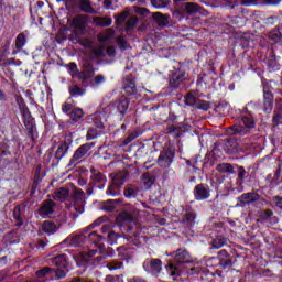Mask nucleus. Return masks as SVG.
Segmentation results:
<instances>
[{"label":"nucleus","mask_w":282,"mask_h":282,"mask_svg":"<svg viewBox=\"0 0 282 282\" xmlns=\"http://www.w3.org/2000/svg\"><path fill=\"white\" fill-rule=\"evenodd\" d=\"M117 43H118L120 50H128V47H129V43L127 42V40H124V37H119L117 40Z\"/></svg>","instance_id":"58836bf2"},{"label":"nucleus","mask_w":282,"mask_h":282,"mask_svg":"<svg viewBox=\"0 0 282 282\" xmlns=\"http://www.w3.org/2000/svg\"><path fill=\"white\" fill-rule=\"evenodd\" d=\"M107 56H116V48L113 46H108L106 50Z\"/></svg>","instance_id":"a18cd8bd"},{"label":"nucleus","mask_w":282,"mask_h":282,"mask_svg":"<svg viewBox=\"0 0 282 282\" xmlns=\"http://www.w3.org/2000/svg\"><path fill=\"white\" fill-rule=\"evenodd\" d=\"M183 10L186 14H195L199 12V6L195 2H186L183 4Z\"/></svg>","instance_id":"f3484780"},{"label":"nucleus","mask_w":282,"mask_h":282,"mask_svg":"<svg viewBox=\"0 0 282 282\" xmlns=\"http://www.w3.org/2000/svg\"><path fill=\"white\" fill-rule=\"evenodd\" d=\"M93 147L94 144L91 143L80 145L74 153L73 160H80L82 158H85V155H87V152H89Z\"/></svg>","instance_id":"4468645a"},{"label":"nucleus","mask_w":282,"mask_h":282,"mask_svg":"<svg viewBox=\"0 0 282 282\" xmlns=\"http://www.w3.org/2000/svg\"><path fill=\"white\" fill-rule=\"evenodd\" d=\"M70 217H78L85 213V193L82 189H74L73 202L69 206Z\"/></svg>","instance_id":"f257e3e1"},{"label":"nucleus","mask_w":282,"mask_h":282,"mask_svg":"<svg viewBox=\"0 0 282 282\" xmlns=\"http://www.w3.org/2000/svg\"><path fill=\"white\" fill-rule=\"evenodd\" d=\"M104 6L107 10H116V7H113V0H104Z\"/></svg>","instance_id":"ea45409f"},{"label":"nucleus","mask_w":282,"mask_h":282,"mask_svg":"<svg viewBox=\"0 0 282 282\" xmlns=\"http://www.w3.org/2000/svg\"><path fill=\"white\" fill-rule=\"evenodd\" d=\"M158 164L160 166H171V159H169L166 155L161 154L158 159Z\"/></svg>","instance_id":"473e14b6"},{"label":"nucleus","mask_w":282,"mask_h":282,"mask_svg":"<svg viewBox=\"0 0 282 282\" xmlns=\"http://www.w3.org/2000/svg\"><path fill=\"white\" fill-rule=\"evenodd\" d=\"M134 12H135V14L144 15V14H148V13H149V10H147L145 8H138V7H134Z\"/></svg>","instance_id":"79ce46f5"},{"label":"nucleus","mask_w":282,"mask_h":282,"mask_svg":"<svg viewBox=\"0 0 282 282\" xmlns=\"http://www.w3.org/2000/svg\"><path fill=\"white\" fill-rule=\"evenodd\" d=\"M137 23H138V18H135V17L130 18L126 25L127 32H129V30H133V28H135Z\"/></svg>","instance_id":"c9c22d12"},{"label":"nucleus","mask_w":282,"mask_h":282,"mask_svg":"<svg viewBox=\"0 0 282 282\" xmlns=\"http://www.w3.org/2000/svg\"><path fill=\"white\" fill-rule=\"evenodd\" d=\"M130 282H144V281H143V280H140V279H138V278H134V279L130 280Z\"/></svg>","instance_id":"052dcab7"},{"label":"nucleus","mask_w":282,"mask_h":282,"mask_svg":"<svg viewBox=\"0 0 282 282\" xmlns=\"http://www.w3.org/2000/svg\"><path fill=\"white\" fill-rule=\"evenodd\" d=\"M194 197L198 202H204V199H208V197H210V189L204 186V184L196 185L194 189Z\"/></svg>","instance_id":"6e6552de"},{"label":"nucleus","mask_w":282,"mask_h":282,"mask_svg":"<svg viewBox=\"0 0 282 282\" xmlns=\"http://www.w3.org/2000/svg\"><path fill=\"white\" fill-rule=\"evenodd\" d=\"M238 177L243 180L246 177V170L243 167H239L238 170Z\"/></svg>","instance_id":"3c124183"},{"label":"nucleus","mask_w":282,"mask_h":282,"mask_svg":"<svg viewBox=\"0 0 282 282\" xmlns=\"http://www.w3.org/2000/svg\"><path fill=\"white\" fill-rule=\"evenodd\" d=\"M25 215V205H18L13 209V217L15 219V226H23V217Z\"/></svg>","instance_id":"ddd939ff"},{"label":"nucleus","mask_w":282,"mask_h":282,"mask_svg":"<svg viewBox=\"0 0 282 282\" xmlns=\"http://www.w3.org/2000/svg\"><path fill=\"white\" fill-rule=\"evenodd\" d=\"M108 195H111V197H116L118 194L113 192V187H109Z\"/></svg>","instance_id":"13d9d810"},{"label":"nucleus","mask_w":282,"mask_h":282,"mask_svg":"<svg viewBox=\"0 0 282 282\" xmlns=\"http://www.w3.org/2000/svg\"><path fill=\"white\" fill-rule=\"evenodd\" d=\"M143 268L145 272H160L162 270V261L160 259L145 261Z\"/></svg>","instance_id":"9b49d317"},{"label":"nucleus","mask_w":282,"mask_h":282,"mask_svg":"<svg viewBox=\"0 0 282 282\" xmlns=\"http://www.w3.org/2000/svg\"><path fill=\"white\" fill-rule=\"evenodd\" d=\"M225 1L230 2V0H225Z\"/></svg>","instance_id":"0e129e2a"},{"label":"nucleus","mask_w":282,"mask_h":282,"mask_svg":"<svg viewBox=\"0 0 282 282\" xmlns=\"http://www.w3.org/2000/svg\"><path fill=\"white\" fill-rule=\"evenodd\" d=\"M117 109L119 113L123 116V113H127V109H129V101L127 99L121 100L117 106Z\"/></svg>","instance_id":"cd10ccee"},{"label":"nucleus","mask_w":282,"mask_h":282,"mask_svg":"<svg viewBox=\"0 0 282 282\" xmlns=\"http://www.w3.org/2000/svg\"><path fill=\"white\" fill-rule=\"evenodd\" d=\"M107 268H108V270H120L123 268V264H122V262L113 261V262L108 263Z\"/></svg>","instance_id":"4c0bfd02"},{"label":"nucleus","mask_w":282,"mask_h":282,"mask_svg":"<svg viewBox=\"0 0 282 282\" xmlns=\"http://www.w3.org/2000/svg\"><path fill=\"white\" fill-rule=\"evenodd\" d=\"M61 1H65V0H57L58 3H61Z\"/></svg>","instance_id":"e2e57ef3"},{"label":"nucleus","mask_w":282,"mask_h":282,"mask_svg":"<svg viewBox=\"0 0 282 282\" xmlns=\"http://www.w3.org/2000/svg\"><path fill=\"white\" fill-rule=\"evenodd\" d=\"M216 169L219 173H227V175H232L235 173V170L230 163L219 164Z\"/></svg>","instance_id":"aec40b11"},{"label":"nucleus","mask_w":282,"mask_h":282,"mask_svg":"<svg viewBox=\"0 0 282 282\" xmlns=\"http://www.w3.org/2000/svg\"><path fill=\"white\" fill-rule=\"evenodd\" d=\"M80 9L83 12H88L89 14L94 13V9L91 8V2H89V0H82Z\"/></svg>","instance_id":"bb28decb"},{"label":"nucleus","mask_w":282,"mask_h":282,"mask_svg":"<svg viewBox=\"0 0 282 282\" xmlns=\"http://www.w3.org/2000/svg\"><path fill=\"white\" fill-rule=\"evenodd\" d=\"M257 0H242V6H256Z\"/></svg>","instance_id":"603ef678"},{"label":"nucleus","mask_w":282,"mask_h":282,"mask_svg":"<svg viewBox=\"0 0 282 282\" xmlns=\"http://www.w3.org/2000/svg\"><path fill=\"white\" fill-rule=\"evenodd\" d=\"M97 180L98 182H107V178H105V175L102 174H97Z\"/></svg>","instance_id":"4d7b16f0"},{"label":"nucleus","mask_w":282,"mask_h":282,"mask_svg":"<svg viewBox=\"0 0 282 282\" xmlns=\"http://www.w3.org/2000/svg\"><path fill=\"white\" fill-rule=\"evenodd\" d=\"M84 72L80 74L78 73V66H76V64L72 63L69 65H67L68 68V73L70 74V76L73 78H89V76H91V74H94V70H91V65L90 64H84Z\"/></svg>","instance_id":"20e7f679"},{"label":"nucleus","mask_w":282,"mask_h":282,"mask_svg":"<svg viewBox=\"0 0 282 282\" xmlns=\"http://www.w3.org/2000/svg\"><path fill=\"white\" fill-rule=\"evenodd\" d=\"M62 111H63V113H69V111H72V104L65 102V104L62 106Z\"/></svg>","instance_id":"c03bdc74"},{"label":"nucleus","mask_w":282,"mask_h":282,"mask_svg":"<svg viewBox=\"0 0 282 282\" xmlns=\"http://www.w3.org/2000/svg\"><path fill=\"white\" fill-rule=\"evenodd\" d=\"M42 230L46 235H54V232H56L58 230V225H56L50 220H46L42 225Z\"/></svg>","instance_id":"dca6fc26"},{"label":"nucleus","mask_w":282,"mask_h":282,"mask_svg":"<svg viewBox=\"0 0 282 282\" xmlns=\"http://www.w3.org/2000/svg\"><path fill=\"white\" fill-rule=\"evenodd\" d=\"M273 39H274V41L279 42V36H276V37H273Z\"/></svg>","instance_id":"680f3d73"},{"label":"nucleus","mask_w":282,"mask_h":282,"mask_svg":"<svg viewBox=\"0 0 282 282\" xmlns=\"http://www.w3.org/2000/svg\"><path fill=\"white\" fill-rule=\"evenodd\" d=\"M131 1H135V0H131Z\"/></svg>","instance_id":"69168bd1"},{"label":"nucleus","mask_w":282,"mask_h":282,"mask_svg":"<svg viewBox=\"0 0 282 282\" xmlns=\"http://www.w3.org/2000/svg\"><path fill=\"white\" fill-rule=\"evenodd\" d=\"M70 120H73L74 122H78V120H80V118H83V116H85V111H83L82 108H75L70 111Z\"/></svg>","instance_id":"5701e85b"},{"label":"nucleus","mask_w":282,"mask_h":282,"mask_svg":"<svg viewBox=\"0 0 282 282\" xmlns=\"http://www.w3.org/2000/svg\"><path fill=\"white\" fill-rule=\"evenodd\" d=\"M104 82H105V76L98 75V76L95 77V84L96 85H102Z\"/></svg>","instance_id":"09e8293b"},{"label":"nucleus","mask_w":282,"mask_h":282,"mask_svg":"<svg viewBox=\"0 0 282 282\" xmlns=\"http://www.w3.org/2000/svg\"><path fill=\"white\" fill-rule=\"evenodd\" d=\"M96 226H100V220H96L95 223L89 225L88 228L84 229V231L82 234L70 235L66 239L67 246H75V247L83 246V243H85V241H87V232L89 230L96 228Z\"/></svg>","instance_id":"f03ea898"},{"label":"nucleus","mask_w":282,"mask_h":282,"mask_svg":"<svg viewBox=\"0 0 282 282\" xmlns=\"http://www.w3.org/2000/svg\"><path fill=\"white\" fill-rule=\"evenodd\" d=\"M69 93L72 96H83L85 94V91L78 86H72Z\"/></svg>","instance_id":"e433bc0d"},{"label":"nucleus","mask_w":282,"mask_h":282,"mask_svg":"<svg viewBox=\"0 0 282 282\" xmlns=\"http://www.w3.org/2000/svg\"><path fill=\"white\" fill-rule=\"evenodd\" d=\"M151 4L153 6V8H156L158 10H160L169 6V0H151Z\"/></svg>","instance_id":"c85d7f7f"},{"label":"nucleus","mask_w":282,"mask_h":282,"mask_svg":"<svg viewBox=\"0 0 282 282\" xmlns=\"http://www.w3.org/2000/svg\"><path fill=\"white\" fill-rule=\"evenodd\" d=\"M141 182L144 184L145 188H150V186H153L154 180L150 174H143Z\"/></svg>","instance_id":"2f4dec72"},{"label":"nucleus","mask_w":282,"mask_h":282,"mask_svg":"<svg viewBox=\"0 0 282 282\" xmlns=\"http://www.w3.org/2000/svg\"><path fill=\"white\" fill-rule=\"evenodd\" d=\"M224 243L225 242L223 239H216L213 241V248H215L216 250H219V248H221Z\"/></svg>","instance_id":"a19ab883"},{"label":"nucleus","mask_w":282,"mask_h":282,"mask_svg":"<svg viewBox=\"0 0 282 282\" xmlns=\"http://www.w3.org/2000/svg\"><path fill=\"white\" fill-rule=\"evenodd\" d=\"M281 121H282V116L281 115H275L273 117L274 124H279V122H281Z\"/></svg>","instance_id":"5fc2aeb1"},{"label":"nucleus","mask_w":282,"mask_h":282,"mask_svg":"<svg viewBox=\"0 0 282 282\" xmlns=\"http://www.w3.org/2000/svg\"><path fill=\"white\" fill-rule=\"evenodd\" d=\"M69 197V191L67 188H59L55 194V199H59L63 202V199H67Z\"/></svg>","instance_id":"393cba45"},{"label":"nucleus","mask_w":282,"mask_h":282,"mask_svg":"<svg viewBox=\"0 0 282 282\" xmlns=\"http://www.w3.org/2000/svg\"><path fill=\"white\" fill-rule=\"evenodd\" d=\"M152 18L154 19L155 22H158L159 25H166V23H169V19L171 18V15L154 12L152 13Z\"/></svg>","instance_id":"a211bd4d"},{"label":"nucleus","mask_w":282,"mask_h":282,"mask_svg":"<svg viewBox=\"0 0 282 282\" xmlns=\"http://www.w3.org/2000/svg\"><path fill=\"white\" fill-rule=\"evenodd\" d=\"M51 263L52 265H55V268H57L54 272H55V276L57 279H64V276H66L67 272H69V270L67 269V258L65 257V254H59L56 256L54 258H51Z\"/></svg>","instance_id":"7ed1b4c3"},{"label":"nucleus","mask_w":282,"mask_h":282,"mask_svg":"<svg viewBox=\"0 0 282 282\" xmlns=\"http://www.w3.org/2000/svg\"><path fill=\"white\" fill-rule=\"evenodd\" d=\"M50 272H54V270L50 267H45V268L36 271L35 276H37V279H43V276H47V274H50Z\"/></svg>","instance_id":"7c9ffc66"},{"label":"nucleus","mask_w":282,"mask_h":282,"mask_svg":"<svg viewBox=\"0 0 282 282\" xmlns=\"http://www.w3.org/2000/svg\"><path fill=\"white\" fill-rule=\"evenodd\" d=\"M254 127V120L252 119V117L247 116V117H242L240 124L239 126H234L231 127V133L234 135H237V133H239L240 135H246V130L243 129H253Z\"/></svg>","instance_id":"39448f33"},{"label":"nucleus","mask_w":282,"mask_h":282,"mask_svg":"<svg viewBox=\"0 0 282 282\" xmlns=\"http://www.w3.org/2000/svg\"><path fill=\"white\" fill-rule=\"evenodd\" d=\"M273 107V96L272 93L267 91L264 93V111L265 113H270Z\"/></svg>","instance_id":"6ab92c4d"},{"label":"nucleus","mask_w":282,"mask_h":282,"mask_svg":"<svg viewBox=\"0 0 282 282\" xmlns=\"http://www.w3.org/2000/svg\"><path fill=\"white\" fill-rule=\"evenodd\" d=\"M127 17H129L128 9H126L122 13L117 15V20H116L117 25H122V23H124Z\"/></svg>","instance_id":"72a5a7b5"},{"label":"nucleus","mask_w":282,"mask_h":282,"mask_svg":"<svg viewBox=\"0 0 282 282\" xmlns=\"http://www.w3.org/2000/svg\"><path fill=\"white\" fill-rule=\"evenodd\" d=\"M273 202H274L275 206L282 210V197L275 196L273 198Z\"/></svg>","instance_id":"49530a36"},{"label":"nucleus","mask_w":282,"mask_h":282,"mask_svg":"<svg viewBox=\"0 0 282 282\" xmlns=\"http://www.w3.org/2000/svg\"><path fill=\"white\" fill-rule=\"evenodd\" d=\"M172 17H173V19H176L177 21H182L184 15L182 14V11L176 10V11H173Z\"/></svg>","instance_id":"37998d69"},{"label":"nucleus","mask_w":282,"mask_h":282,"mask_svg":"<svg viewBox=\"0 0 282 282\" xmlns=\"http://www.w3.org/2000/svg\"><path fill=\"white\" fill-rule=\"evenodd\" d=\"M133 140H135V135H130L126 139V141L123 142V144H129V142H133Z\"/></svg>","instance_id":"6e6d98bb"},{"label":"nucleus","mask_w":282,"mask_h":282,"mask_svg":"<svg viewBox=\"0 0 282 282\" xmlns=\"http://www.w3.org/2000/svg\"><path fill=\"white\" fill-rule=\"evenodd\" d=\"M97 253H98V250L93 249L87 253L83 252V253L75 256L74 259H75L77 265H85V263H87V261H89L91 259V257H94Z\"/></svg>","instance_id":"9d476101"},{"label":"nucleus","mask_w":282,"mask_h":282,"mask_svg":"<svg viewBox=\"0 0 282 282\" xmlns=\"http://www.w3.org/2000/svg\"><path fill=\"white\" fill-rule=\"evenodd\" d=\"M240 202H242V204H250L254 202V194L253 193L242 194L240 196Z\"/></svg>","instance_id":"c756f323"},{"label":"nucleus","mask_w":282,"mask_h":282,"mask_svg":"<svg viewBox=\"0 0 282 282\" xmlns=\"http://www.w3.org/2000/svg\"><path fill=\"white\" fill-rule=\"evenodd\" d=\"M67 149H69V147L65 142L58 145L55 152V156L57 158V160H63V158H65V153H67Z\"/></svg>","instance_id":"4be33fe9"},{"label":"nucleus","mask_w":282,"mask_h":282,"mask_svg":"<svg viewBox=\"0 0 282 282\" xmlns=\"http://www.w3.org/2000/svg\"><path fill=\"white\" fill-rule=\"evenodd\" d=\"M172 257L176 263H191V261H193L191 253L185 249H178L176 252L172 253Z\"/></svg>","instance_id":"1a4fd4ad"},{"label":"nucleus","mask_w":282,"mask_h":282,"mask_svg":"<svg viewBox=\"0 0 282 282\" xmlns=\"http://www.w3.org/2000/svg\"><path fill=\"white\" fill-rule=\"evenodd\" d=\"M134 193L135 192H133L132 188H128V189L124 191V196L126 197H133Z\"/></svg>","instance_id":"864d4df0"},{"label":"nucleus","mask_w":282,"mask_h":282,"mask_svg":"<svg viewBox=\"0 0 282 282\" xmlns=\"http://www.w3.org/2000/svg\"><path fill=\"white\" fill-rule=\"evenodd\" d=\"M87 122H94L95 127L102 129L107 122V112H96L87 118Z\"/></svg>","instance_id":"0eeeda50"},{"label":"nucleus","mask_w":282,"mask_h":282,"mask_svg":"<svg viewBox=\"0 0 282 282\" xmlns=\"http://www.w3.org/2000/svg\"><path fill=\"white\" fill-rule=\"evenodd\" d=\"M6 99V94H3V90H0V100H4Z\"/></svg>","instance_id":"bf43d9fd"},{"label":"nucleus","mask_w":282,"mask_h":282,"mask_svg":"<svg viewBox=\"0 0 282 282\" xmlns=\"http://www.w3.org/2000/svg\"><path fill=\"white\" fill-rule=\"evenodd\" d=\"M118 239H120V235L116 234L115 231H109L108 242L110 243V246H113V243H117Z\"/></svg>","instance_id":"f704fd0d"},{"label":"nucleus","mask_w":282,"mask_h":282,"mask_svg":"<svg viewBox=\"0 0 282 282\" xmlns=\"http://www.w3.org/2000/svg\"><path fill=\"white\" fill-rule=\"evenodd\" d=\"M25 43H26L25 34L20 33L15 40V47H18V50H21V48L25 47Z\"/></svg>","instance_id":"a878e982"},{"label":"nucleus","mask_w":282,"mask_h":282,"mask_svg":"<svg viewBox=\"0 0 282 282\" xmlns=\"http://www.w3.org/2000/svg\"><path fill=\"white\" fill-rule=\"evenodd\" d=\"M54 202L53 200H46L43 206L40 208L39 210V215H41V217L43 219L50 217V215H52V213H54Z\"/></svg>","instance_id":"f8f14e48"},{"label":"nucleus","mask_w":282,"mask_h":282,"mask_svg":"<svg viewBox=\"0 0 282 282\" xmlns=\"http://www.w3.org/2000/svg\"><path fill=\"white\" fill-rule=\"evenodd\" d=\"M94 22L96 23V25H101L102 28H107L111 25L112 20L109 18H95Z\"/></svg>","instance_id":"b1692460"},{"label":"nucleus","mask_w":282,"mask_h":282,"mask_svg":"<svg viewBox=\"0 0 282 282\" xmlns=\"http://www.w3.org/2000/svg\"><path fill=\"white\" fill-rule=\"evenodd\" d=\"M80 44L84 47L89 48V52L91 56H95V58H100V56H105V45L100 44L98 46L94 45V42L89 40H83Z\"/></svg>","instance_id":"423d86ee"},{"label":"nucleus","mask_w":282,"mask_h":282,"mask_svg":"<svg viewBox=\"0 0 282 282\" xmlns=\"http://www.w3.org/2000/svg\"><path fill=\"white\" fill-rule=\"evenodd\" d=\"M113 36V31L108 29L104 32H101L98 36L97 40L99 43H107V41H109V39H111Z\"/></svg>","instance_id":"412c9836"},{"label":"nucleus","mask_w":282,"mask_h":282,"mask_svg":"<svg viewBox=\"0 0 282 282\" xmlns=\"http://www.w3.org/2000/svg\"><path fill=\"white\" fill-rule=\"evenodd\" d=\"M169 270L171 271V276H177V267L175 264H170Z\"/></svg>","instance_id":"de8ad7c7"},{"label":"nucleus","mask_w":282,"mask_h":282,"mask_svg":"<svg viewBox=\"0 0 282 282\" xmlns=\"http://www.w3.org/2000/svg\"><path fill=\"white\" fill-rule=\"evenodd\" d=\"M96 131H94V130H89L88 132H87V134H86V139L87 140H94L95 138H96Z\"/></svg>","instance_id":"8fccbe9b"},{"label":"nucleus","mask_w":282,"mask_h":282,"mask_svg":"<svg viewBox=\"0 0 282 282\" xmlns=\"http://www.w3.org/2000/svg\"><path fill=\"white\" fill-rule=\"evenodd\" d=\"M86 239H89V241H91L93 243H98L99 252H102V248H105V246L100 243V241H105V238H102V236H99L96 231H93L88 235L86 234Z\"/></svg>","instance_id":"2eb2a0df"}]
</instances>
